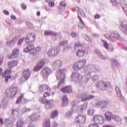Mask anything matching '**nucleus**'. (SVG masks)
Returning <instances> with one entry per match:
<instances>
[{
    "mask_svg": "<svg viewBox=\"0 0 127 127\" xmlns=\"http://www.w3.org/2000/svg\"><path fill=\"white\" fill-rule=\"evenodd\" d=\"M39 90L41 92H45L44 94L43 98L45 99L47 97L50 96V92H51V88L46 84H43L40 86Z\"/></svg>",
    "mask_w": 127,
    "mask_h": 127,
    "instance_id": "1",
    "label": "nucleus"
},
{
    "mask_svg": "<svg viewBox=\"0 0 127 127\" xmlns=\"http://www.w3.org/2000/svg\"><path fill=\"white\" fill-rule=\"evenodd\" d=\"M86 61L83 59L74 63L72 68L74 70H81L86 65Z\"/></svg>",
    "mask_w": 127,
    "mask_h": 127,
    "instance_id": "2",
    "label": "nucleus"
},
{
    "mask_svg": "<svg viewBox=\"0 0 127 127\" xmlns=\"http://www.w3.org/2000/svg\"><path fill=\"white\" fill-rule=\"evenodd\" d=\"M56 76L57 79L61 80L59 83V86H60L65 81V72H64V70H61L58 71L56 73Z\"/></svg>",
    "mask_w": 127,
    "mask_h": 127,
    "instance_id": "3",
    "label": "nucleus"
},
{
    "mask_svg": "<svg viewBox=\"0 0 127 127\" xmlns=\"http://www.w3.org/2000/svg\"><path fill=\"white\" fill-rule=\"evenodd\" d=\"M36 35L34 33H31L28 34L27 35L26 38L25 40V41L27 44L28 43H30L31 42H34L35 41V37Z\"/></svg>",
    "mask_w": 127,
    "mask_h": 127,
    "instance_id": "4",
    "label": "nucleus"
},
{
    "mask_svg": "<svg viewBox=\"0 0 127 127\" xmlns=\"http://www.w3.org/2000/svg\"><path fill=\"white\" fill-rule=\"evenodd\" d=\"M17 93V87H13L12 88H8L6 90V94L7 96L14 97Z\"/></svg>",
    "mask_w": 127,
    "mask_h": 127,
    "instance_id": "5",
    "label": "nucleus"
},
{
    "mask_svg": "<svg viewBox=\"0 0 127 127\" xmlns=\"http://www.w3.org/2000/svg\"><path fill=\"white\" fill-rule=\"evenodd\" d=\"M93 122L96 125L104 123V118L100 115H95L93 117Z\"/></svg>",
    "mask_w": 127,
    "mask_h": 127,
    "instance_id": "6",
    "label": "nucleus"
},
{
    "mask_svg": "<svg viewBox=\"0 0 127 127\" xmlns=\"http://www.w3.org/2000/svg\"><path fill=\"white\" fill-rule=\"evenodd\" d=\"M45 61L43 60L40 61L36 64L35 67L34 68V71L35 72H37L39 71L45 65Z\"/></svg>",
    "mask_w": 127,
    "mask_h": 127,
    "instance_id": "7",
    "label": "nucleus"
},
{
    "mask_svg": "<svg viewBox=\"0 0 127 127\" xmlns=\"http://www.w3.org/2000/svg\"><path fill=\"white\" fill-rule=\"evenodd\" d=\"M86 122V116L78 115L75 120L76 124H83Z\"/></svg>",
    "mask_w": 127,
    "mask_h": 127,
    "instance_id": "8",
    "label": "nucleus"
},
{
    "mask_svg": "<svg viewBox=\"0 0 127 127\" xmlns=\"http://www.w3.org/2000/svg\"><path fill=\"white\" fill-rule=\"evenodd\" d=\"M24 52H25L26 53L29 52L31 54H34V45L32 44H29L28 46L24 49Z\"/></svg>",
    "mask_w": 127,
    "mask_h": 127,
    "instance_id": "9",
    "label": "nucleus"
},
{
    "mask_svg": "<svg viewBox=\"0 0 127 127\" xmlns=\"http://www.w3.org/2000/svg\"><path fill=\"white\" fill-rule=\"evenodd\" d=\"M19 54V50L17 49H15L13 50V52L11 55L8 56V59H13L14 58H17L18 55Z\"/></svg>",
    "mask_w": 127,
    "mask_h": 127,
    "instance_id": "10",
    "label": "nucleus"
},
{
    "mask_svg": "<svg viewBox=\"0 0 127 127\" xmlns=\"http://www.w3.org/2000/svg\"><path fill=\"white\" fill-rule=\"evenodd\" d=\"M105 37L108 39H112V38H115L117 39L120 37V35L117 32H112L111 33L110 36H109L108 34H105Z\"/></svg>",
    "mask_w": 127,
    "mask_h": 127,
    "instance_id": "11",
    "label": "nucleus"
},
{
    "mask_svg": "<svg viewBox=\"0 0 127 127\" xmlns=\"http://www.w3.org/2000/svg\"><path fill=\"white\" fill-rule=\"evenodd\" d=\"M121 26L122 31L127 35V21H123L121 24Z\"/></svg>",
    "mask_w": 127,
    "mask_h": 127,
    "instance_id": "12",
    "label": "nucleus"
},
{
    "mask_svg": "<svg viewBox=\"0 0 127 127\" xmlns=\"http://www.w3.org/2000/svg\"><path fill=\"white\" fill-rule=\"evenodd\" d=\"M61 92L63 93H67L69 94L72 93V87L71 86H65L61 89Z\"/></svg>",
    "mask_w": 127,
    "mask_h": 127,
    "instance_id": "13",
    "label": "nucleus"
},
{
    "mask_svg": "<svg viewBox=\"0 0 127 127\" xmlns=\"http://www.w3.org/2000/svg\"><path fill=\"white\" fill-rule=\"evenodd\" d=\"M45 108H46L47 110H49V109L53 108V101H52V100H47L45 101Z\"/></svg>",
    "mask_w": 127,
    "mask_h": 127,
    "instance_id": "14",
    "label": "nucleus"
},
{
    "mask_svg": "<svg viewBox=\"0 0 127 127\" xmlns=\"http://www.w3.org/2000/svg\"><path fill=\"white\" fill-rule=\"evenodd\" d=\"M37 120V116L34 114H32L28 118V121L30 122V123H33L34 122H36Z\"/></svg>",
    "mask_w": 127,
    "mask_h": 127,
    "instance_id": "15",
    "label": "nucleus"
},
{
    "mask_svg": "<svg viewBox=\"0 0 127 127\" xmlns=\"http://www.w3.org/2000/svg\"><path fill=\"white\" fill-rule=\"evenodd\" d=\"M22 74H23V76L24 77V78L26 80H27L30 76V71H29V69H25L23 72Z\"/></svg>",
    "mask_w": 127,
    "mask_h": 127,
    "instance_id": "16",
    "label": "nucleus"
},
{
    "mask_svg": "<svg viewBox=\"0 0 127 127\" xmlns=\"http://www.w3.org/2000/svg\"><path fill=\"white\" fill-rule=\"evenodd\" d=\"M114 115L112 114V112H107L105 113V119L107 121H111L112 119L114 118Z\"/></svg>",
    "mask_w": 127,
    "mask_h": 127,
    "instance_id": "17",
    "label": "nucleus"
},
{
    "mask_svg": "<svg viewBox=\"0 0 127 127\" xmlns=\"http://www.w3.org/2000/svg\"><path fill=\"white\" fill-rule=\"evenodd\" d=\"M76 55L77 57H83L85 55V50L83 49H78L76 51Z\"/></svg>",
    "mask_w": 127,
    "mask_h": 127,
    "instance_id": "18",
    "label": "nucleus"
},
{
    "mask_svg": "<svg viewBox=\"0 0 127 127\" xmlns=\"http://www.w3.org/2000/svg\"><path fill=\"white\" fill-rule=\"evenodd\" d=\"M43 127H51L50 119L49 118L46 119L43 123Z\"/></svg>",
    "mask_w": 127,
    "mask_h": 127,
    "instance_id": "19",
    "label": "nucleus"
},
{
    "mask_svg": "<svg viewBox=\"0 0 127 127\" xmlns=\"http://www.w3.org/2000/svg\"><path fill=\"white\" fill-rule=\"evenodd\" d=\"M49 69H48V68L44 69L41 71V74L43 77H48V75H49Z\"/></svg>",
    "mask_w": 127,
    "mask_h": 127,
    "instance_id": "20",
    "label": "nucleus"
},
{
    "mask_svg": "<svg viewBox=\"0 0 127 127\" xmlns=\"http://www.w3.org/2000/svg\"><path fill=\"white\" fill-rule=\"evenodd\" d=\"M17 61H13L12 62H9L8 63V67H9L10 69L12 68V67H14V66H16L17 65Z\"/></svg>",
    "mask_w": 127,
    "mask_h": 127,
    "instance_id": "21",
    "label": "nucleus"
},
{
    "mask_svg": "<svg viewBox=\"0 0 127 127\" xmlns=\"http://www.w3.org/2000/svg\"><path fill=\"white\" fill-rule=\"evenodd\" d=\"M45 35H50L51 36H56L57 35V33L52 32L51 31H46L44 32Z\"/></svg>",
    "mask_w": 127,
    "mask_h": 127,
    "instance_id": "22",
    "label": "nucleus"
},
{
    "mask_svg": "<svg viewBox=\"0 0 127 127\" xmlns=\"http://www.w3.org/2000/svg\"><path fill=\"white\" fill-rule=\"evenodd\" d=\"M120 4L122 5V7H123L124 10L125 11H127V2L125 0H121L120 1Z\"/></svg>",
    "mask_w": 127,
    "mask_h": 127,
    "instance_id": "23",
    "label": "nucleus"
},
{
    "mask_svg": "<svg viewBox=\"0 0 127 127\" xmlns=\"http://www.w3.org/2000/svg\"><path fill=\"white\" fill-rule=\"evenodd\" d=\"M48 54L51 56H55L57 53H56L55 49H52L48 52Z\"/></svg>",
    "mask_w": 127,
    "mask_h": 127,
    "instance_id": "24",
    "label": "nucleus"
},
{
    "mask_svg": "<svg viewBox=\"0 0 127 127\" xmlns=\"http://www.w3.org/2000/svg\"><path fill=\"white\" fill-rule=\"evenodd\" d=\"M78 18H79V19L81 22V24H78L79 28H84V27L85 26V23L84 22V21L83 20H82V19L81 18V17H80V16L79 15H78Z\"/></svg>",
    "mask_w": 127,
    "mask_h": 127,
    "instance_id": "25",
    "label": "nucleus"
},
{
    "mask_svg": "<svg viewBox=\"0 0 127 127\" xmlns=\"http://www.w3.org/2000/svg\"><path fill=\"white\" fill-rule=\"evenodd\" d=\"M58 116V112L57 111H54L51 114V118L52 119H55Z\"/></svg>",
    "mask_w": 127,
    "mask_h": 127,
    "instance_id": "26",
    "label": "nucleus"
},
{
    "mask_svg": "<svg viewBox=\"0 0 127 127\" xmlns=\"http://www.w3.org/2000/svg\"><path fill=\"white\" fill-rule=\"evenodd\" d=\"M24 94H21L20 96L18 98L16 101V104H19L21 102V100L23 99L24 101H25V98L24 97Z\"/></svg>",
    "mask_w": 127,
    "mask_h": 127,
    "instance_id": "27",
    "label": "nucleus"
},
{
    "mask_svg": "<svg viewBox=\"0 0 127 127\" xmlns=\"http://www.w3.org/2000/svg\"><path fill=\"white\" fill-rule=\"evenodd\" d=\"M55 0H47L46 2L49 1L48 3V5L50 6V7H53L55 5V3H54V1Z\"/></svg>",
    "mask_w": 127,
    "mask_h": 127,
    "instance_id": "28",
    "label": "nucleus"
},
{
    "mask_svg": "<svg viewBox=\"0 0 127 127\" xmlns=\"http://www.w3.org/2000/svg\"><path fill=\"white\" fill-rule=\"evenodd\" d=\"M11 73V68H9V69H6L4 71L3 74H2V77L3 78V75L6 76V75H9Z\"/></svg>",
    "mask_w": 127,
    "mask_h": 127,
    "instance_id": "29",
    "label": "nucleus"
},
{
    "mask_svg": "<svg viewBox=\"0 0 127 127\" xmlns=\"http://www.w3.org/2000/svg\"><path fill=\"white\" fill-rule=\"evenodd\" d=\"M62 101L64 105H68V98L66 95L63 96L62 98Z\"/></svg>",
    "mask_w": 127,
    "mask_h": 127,
    "instance_id": "30",
    "label": "nucleus"
},
{
    "mask_svg": "<svg viewBox=\"0 0 127 127\" xmlns=\"http://www.w3.org/2000/svg\"><path fill=\"white\" fill-rule=\"evenodd\" d=\"M23 126V121L21 120H18V121L17 122V127H22Z\"/></svg>",
    "mask_w": 127,
    "mask_h": 127,
    "instance_id": "31",
    "label": "nucleus"
},
{
    "mask_svg": "<svg viewBox=\"0 0 127 127\" xmlns=\"http://www.w3.org/2000/svg\"><path fill=\"white\" fill-rule=\"evenodd\" d=\"M94 96L89 95L86 98H82L81 101L82 102H85V101H89V100H91V99H93Z\"/></svg>",
    "mask_w": 127,
    "mask_h": 127,
    "instance_id": "32",
    "label": "nucleus"
},
{
    "mask_svg": "<svg viewBox=\"0 0 127 127\" xmlns=\"http://www.w3.org/2000/svg\"><path fill=\"white\" fill-rule=\"evenodd\" d=\"M113 120H114L115 122H120V121H122V119L121 118V117L117 116L116 115H114Z\"/></svg>",
    "mask_w": 127,
    "mask_h": 127,
    "instance_id": "33",
    "label": "nucleus"
},
{
    "mask_svg": "<svg viewBox=\"0 0 127 127\" xmlns=\"http://www.w3.org/2000/svg\"><path fill=\"white\" fill-rule=\"evenodd\" d=\"M11 75L5 76V82L7 83L8 82L9 79H11Z\"/></svg>",
    "mask_w": 127,
    "mask_h": 127,
    "instance_id": "34",
    "label": "nucleus"
},
{
    "mask_svg": "<svg viewBox=\"0 0 127 127\" xmlns=\"http://www.w3.org/2000/svg\"><path fill=\"white\" fill-rule=\"evenodd\" d=\"M67 44H68V42L64 41L61 42L60 43V46H63L64 45H67Z\"/></svg>",
    "mask_w": 127,
    "mask_h": 127,
    "instance_id": "35",
    "label": "nucleus"
},
{
    "mask_svg": "<svg viewBox=\"0 0 127 127\" xmlns=\"http://www.w3.org/2000/svg\"><path fill=\"white\" fill-rule=\"evenodd\" d=\"M111 64L113 66H116V65H118V62L113 60L111 61Z\"/></svg>",
    "mask_w": 127,
    "mask_h": 127,
    "instance_id": "36",
    "label": "nucleus"
},
{
    "mask_svg": "<svg viewBox=\"0 0 127 127\" xmlns=\"http://www.w3.org/2000/svg\"><path fill=\"white\" fill-rule=\"evenodd\" d=\"M88 127H99V125L96 123L91 124L88 126Z\"/></svg>",
    "mask_w": 127,
    "mask_h": 127,
    "instance_id": "37",
    "label": "nucleus"
},
{
    "mask_svg": "<svg viewBox=\"0 0 127 127\" xmlns=\"http://www.w3.org/2000/svg\"><path fill=\"white\" fill-rule=\"evenodd\" d=\"M104 44V46L106 48H107V49H108V48H109V44H108V43H107V41H102Z\"/></svg>",
    "mask_w": 127,
    "mask_h": 127,
    "instance_id": "38",
    "label": "nucleus"
},
{
    "mask_svg": "<svg viewBox=\"0 0 127 127\" xmlns=\"http://www.w3.org/2000/svg\"><path fill=\"white\" fill-rule=\"evenodd\" d=\"M111 1L113 5H118V1L117 0H111Z\"/></svg>",
    "mask_w": 127,
    "mask_h": 127,
    "instance_id": "39",
    "label": "nucleus"
},
{
    "mask_svg": "<svg viewBox=\"0 0 127 127\" xmlns=\"http://www.w3.org/2000/svg\"><path fill=\"white\" fill-rule=\"evenodd\" d=\"M34 54L35 53H36V52H39V51H40V50H41V49L40 48V47H38L37 48H36L35 49H34Z\"/></svg>",
    "mask_w": 127,
    "mask_h": 127,
    "instance_id": "40",
    "label": "nucleus"
},
{
    "mask_svg": "<svg viewBox=\"0 0 127 127\" xmlns=\"http://www.w3.org/2000/svg\"><path fill=\"white\" fill-rule=\"evenodd\" d=\"M100 84H103V85L105 87H107L108 85H109V83L108 82H103V81H101L99 82Z\"/></svg>",
    "mask_w": 127,
    "mask_h": 127,
    "instance_id": "41",
    "label": "nucleus"
},
{
    "mask_svg": "<svg viewBox=\"0 0 127 127\" xmlns=\"http://www.w3.org/2000/svg\"><path fill=\"white\" fill-rule=\"evenodd\" d=\"M23 40H24V38L20 39L18 41V45H21L22 42H23Z\"/></svg>",
    "mask_w": 127,
    "mask_h": 127,
    "instance_id": "42",
    "label": "nucleus"
},
{
    "mask_svg": "<svg viewBox=\"0 0 127 127\" xmlns=\"http://www.w3.org/2000/svg\"><path fill=\"white\" fill-rule=\"evenodd\" d=\"M21 6L22 9H26V5H25V4L24 3L21 4Z\"/></svg>",
    "mask_w": 127,
    "mask_h": 127,
    "instance_id": "43",
    "label": "nucleus"
},
{
    "mask_svg": "<svg viewBox=\"0 0 127 127\" xmlns=\"http://www.w3.org/2000/svg\"><path fill=\"white\" fill-rule=\"evenodd\" d=\"M100 17H101V15L97 14H95V16H94V18L95 19H99V18H100Z\"/></svg>",
    "mask_w": 127,
    "mask_h": 127,
    "instance_id": "44",
    "label": "nucleus"
},
{
    "mask_svg": "<svg viewBox=\"0 0 127 127\" xmlns=\"http://www.w3.org/2000/svg\"><path fill=\"white\" fill-rule=\"evenodd\" d=\"M60 5L62 6H66V3L64 1H62L60 2Z\"/></svg>",
    "mask_w": 127,
    "mask_h": 127,
    "instance_id": "45",
    "label": "nucleus"
},
{
    "mask_svg": "<svg viewBox=\"0 0 127 127\" xmlns=\"http://www.w3.org/2000/svg\"><path fill=\"white\" fill-rule=\"evenodd\" d=\"M75 46L76 47H82V45H81V44H80V43L77 44V43H75Z\"/></svg>",
    "mask_w": 127,
    "mask_h": 127,
    "instance_id": "46",
    "label": "nucleus"
},
{
    "mask_svg": "<svg viewBox=\"0 0 127 127\" xmlns=\"http://www.w3.org/2000/svg\"><path fill=\"white\" fill-rule=\"evenodd\" d=\"M71 35L72 37H76V36H77V34L75 32H72L71 33Z\"/></svg>",
    "mask_w": 127,
    "mask_h": 127,
    "instance_id": "47",
    "label": "nucleus"
},
{
    "mask_svg": "<svg viewBox=\"0 0 127 127\" xmlns=\"http://www.w3.org/2000/svg\"><path fill=\"white\" fill-rule=\"evenodd\" d=\"M3 12L4 14H5V15H8V14H9V13L8 12V11H7L5 10H4Z\"/></svg>",
    "mask_w": 127,
    "mask_h": 127,
    "instance_id": "48",
    "label": "nucleus"
},
{
    "mask_svg": "<svg viewBox=\"0 0 127 127\" xmlns=\"http://www.w3.org/2000/svg\"><path fill=\"white\" fill-rule=\"evenodd\" d=\"M52 127H58V125H57V123L54 122L52 124Z\"/></svg>",
    "mask_w": 127,
    "mask_h": 127,
    "instance_id": "49",
    "label": "nucleus"
},
{
    "mask_svg": "<svg viewBox=\"0 0 127 127\" xmlns=\"http://www.w3.org/2000/svg\"><path fill=\"white\" fill-rule=\"evenodd\" d=\"M39 101L42 104H44V100L42 99V97H41V98H39Z\"/></svg>",
    "mask_w": 127,
    "mask_h": 127,
    "instance_id": "50",
    "label": "nucleus"
},
{
    "mask_svg": "<svg viewBox=\"0 0 127 127\" xmlns=\"http://www.w3.org/2000/svg\"><path fill=\"white\" fill-rule=\"evenodd\" d=\"M78 110H79L80 112H83V107L82 106H79L78 107Z\"/></svg>",
    "mask_w": 127,
    "mask_h": 127,
    "instance_id": "51",
    "label": "nucleus"
},
{
    "mask_svg": "<svg viewBox=\"0 0 127 127\" xmlns=\"http://www.w3.org/2000/svg\"><path fill=\"white\" fill-rule=\"evenodd\" d=\"M2 62H3V59L1 58L0 57V65H1V64H2Z\"/></svg>",
    "mask_w": 127,
    "mask_h": 127,
    "instance_id": "52",
    "label": "nucleus"
},
{
    "mask_svg": "<svg viewBox=\"0 0 127 127\" xmlns=\"http://www.w3.org/2000/svg\"><path fill=\"white\" fill-rule=\"evenodd\" d=\"M11 18L13 20H14L16 19V17H15V16H14V15H12V16H11Z\"/></svg>",
    "mask_w": 127,
    "mask_h": 127,
    "instance_id": "53",
    "label": "nucleus"
},
{
    "mask_svg": "<svg viewBox=\"0 0 127 127\" xmlns=\"http://www.w3.org/2000/svg\"><path fill=\"white\" fill-rule=\"evenodd\" d=\"M56 63L57 64H58V65H61V61H57L56 62Z\"/></svg>",
    "mask_w": 127,
    "mask_h": 127,
    "instance_id": "54",
    "label": "nucleus"
},
{
    "mask_svg": "<svg viewBox=\"0 0 127 127\" xmlns=\"http://www.w3.org/2000/svg\"><path fill=\"white\" fill-rule=\"evenodd\" d=\"M80 14H81V15H82V16H85V13L83 11L80 12Z\"/></svg>",
    "mask_w": 127,
    "mask_h": 127,
    "instance_id": "55",
    "label": "nucleus"
},
{
    "mask_svg": "<svg viewBox=\"0 0 127 127\" xmlns=\"http://www.w3.org/2000/svg\"><path fill=\"white\" fill-rule=\"evenodd\" d=\"M0 124L3 125V121H2V119L0 118Z\"/></svg>",
    "mask_w": 127,
    "mask_h": 127,
    "instance_id": "56",
    "label": "nucleus"
},
{
    "mask_svg": "<svg viewBox=\"0 0 127 127\" xmlns=\"http://www.w3.org/2000/svg\"><path fill=\"white\" fill-rule=\"evenodd\" d=\"M103 127H114L111 125H105Z\"/></svg>",
    "mask_w": 127,
    "mask_h": 127,
    "instance_id": "57",
    "label": "nucleus"
},
{
    "mask_svg": "<svg viewBox=\"0 0 127 127\" xmlns=\"http://www.w3.org/2000/svg\"><path fill=\"white\" fill-rule=\"evenodd\" d=\"M2 73V69L0 68V76L1 75Z\"/></svg>",
    "mask_w": 127,
    "mask_h": 127,
    "instance_id": "58",
    "label": "nucleus"
},
{
    "mask_svg": "<svg viewBox=\"0 0 127 127\" xmlns=\"http://www.w3.org/2000/svg\"><path fill=\"white\" fill-rule=\"evenodd\" d=\"M37 15L38 16H40V12L37 11Z\"/></svg>",
    "mask_w": 127,
    "mask_h": 127,
    "instance_id": "59",
    "label": "nucleus"
},
{
    "mask_svg": "<svg viewBox=\"0 0 127 127\" xmlns=\"http://www.w3.org/2000/svg\"><path fill=\"white\" fill-rule=\"evenodd\" d=\"M28 127H35V125H31V126H28Z\"/></svg>",
    "mask_w": 127,
    "mask_h": 127,
    "instance_id": "60",
    "label": "nucleus"
},
{
    "mask_svg": "<svg viewBox=\"0 0 127 127\" xmlns=\"http://www.w3.org/2000/svg\"><path fill=\"white\" fill-rule=\"evenodd\" d=\"M8 123V120H6L5 121V125H6Z\"/></svg>",
    "mask_w": 127,
    "mask_h": 127,
    "instance_id": "61",
    "label": "nucleus"
},
{
    "mask_svg": "<svg viewBox=\"0 0 127 127\" xmlns=\"http://www.w3.org/2000/svg\"><path fill=\"white\" fill-rule=\"evenodd\" d=\"M15 112H16V111L15 110H12V114L13 115H14V113H15Z\"/></svg>",
    "mask_w": 127,
    "mask_h": 127,
    "instance_id": "62",
    "label": "nucleus"
},
{
    "mask_svg": "<svg viewBox=\"0 0 127 127\" xmlns=\"http://www.w3.org/2000/svg\"><path fill=\"white\" fill-rule=\"evenodd\" d=\"M14 41V40H12L10 42H7V44H8V43L10 44V43H11L12 42H13Z\"/></svg>",
    "mask_w": 127,
    "mask_h": 127,
    "instance_id": "63",
    "label": "nucleus"
},
{
    "mask_svg": "<svg viewBox=\"0 0 127 127\" xmlns=\"http://www.w3.org/2000/svg\"><path fill=\"white\" fill-rule=\"evenodd\" d=\"M100 105H101V102H99V103L96 104L97 106H99Z\"/></svg>",
    "mask_w": 127,
    "mask_h": 127,
    "instance_id": "64",
    "label": "nucleus"
}]
</instances>
